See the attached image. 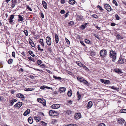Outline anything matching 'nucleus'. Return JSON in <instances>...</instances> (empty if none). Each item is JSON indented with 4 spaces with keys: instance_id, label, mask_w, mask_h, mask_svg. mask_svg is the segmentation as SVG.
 I'll return each mask as SVG.
<instances>
[{
    "instance_id": "1",
    "label": "nucleus",
    "mask_w": 126,
    "mask_h": 126,
    "mask_svg": "<svg viewBox=\"0 0 126 126\" xmlns=\"http://www.w3.org/2000/svg\"><path fill=\"white\" fill-rule=\"evenodd\" d=\"M110 57L112 58V61L114 62L116 59V54L113 51L111 50L110 52Z\"/></svg>"
},
{
    "instance_id": "2",
    "label": "nucleus",
    "mask_w": 126,
    "mask_h": 126,
    "mask_svg": "<svg viewBox=\"0 0 126 126\" xmlns=\"http://www.w3.org/2000/svg\"><path fill=\"white\" fill-rule=\"evenodd\" d=\"M99 54L101 57L104 58L107 55V51L106 50L102 49L100 51Z\"/></svg>"
},
{
    "instance_id": "3",
    "label": "nucleus",
    "mask_w": 126,
    "mask_h": 126,
    "mask_svg": "<svg viewBox=\"0 0 126 126\" xmlns=\"http://www.w3.org/2000/svg\"><path fill=\"white\" fill-rule=\"evenodd\" d=\"M46 40L47 44L48 46H50L51 45V39L50 37H47L46 38Z\"/></svg>"
},
{
    "instance_id": "4",
    "label": "nucleus",
    "mask_w": 126,
    "mask_h": 126,
    "mask_svg": "<svg viewBox=\"0 0 126 126\" xmlns=\"http://www.w3.org/2000/svg\"><path fill=\"white\" fill-rule=\"evenodd\" d=\"M104 8L108 11H110L111 10V9L110 5L108 4H105L104 5Z\"/></svg>"
},
{
    "instance_id": "5",
    "label": "nucleus",
    "mask_w": 126,
    "mask_h": 126,
    "mask_svg": "<svg viewBox=\"0 0 126 126\" xmlns=\"http://www.w3.org/2000/svg\"><path fill=\"white\" fill-rule=\"evenodd\" d=\"M60 105L59 104H55L52 105L51 108L53 109H57L60 107Z\"/></svg>"
},
{
    "instance_id": "6",
    "label": "nucleus",
    "mask_w": 126,
    "mask_h": 126,
    "mask_svg": "<svg viewBox=\"0 0 126 126\" xmlns=\"http://www.w3.org/2000/svg\"><path fill=\"white\" fill-rule=\"evenodd\" d=\"M100 81L105 84H108L110 83V80H104L103 79H101L100 80Z\"/></svg>"
},
{
    "instance_id": "7",
    "label": "nucleus",
    "mask_w": 126,
    "mask_h": 126,
    "mask_svg": "<svg viewBox=\"0 0 126 126\" xmlns=\"http://www.w3.org/2000/svg\"><path fill=\"white\" fill-rule=\"evenodd\" d=\"M22 105V102H19L16 103L14 106L15 108L18 107V108H20Z\"/></svg>"
},
{
    "instance_id": "8",
    "label": "nucleus",
    "mask_w": 126,
    "mask_h": 126,
    "mask_svg": "<svg viewBox=\"0 0 126 126\" xmlns=\"http://www.w3.org/2000/svg\"><path fill=\"white\" fill-rule=\"evenodd\" d=\"M74 116L75 118L78 120L81 117V115L80 113H77L75 114Z\"/></svg>"
},
{
    "instance_id": "9",
    "label": "nucleus",
    "mask_w": 126,
    "mask_h": 126,
    "mask_svg": "<svg viewBox=\"0 0 126 126\" xmlns=\"http://www.w3.org/2000/svg\"><path fill=\"white\" fill-rule=\"evenodd\" d=\"M17 101V100L15 99L14 98L12 99V100H11L10 102V105L11 106H12L14 104L15 102H16Z\"/></svg>"
},
{
    "instance_id": "10",
    "label": "nucleus",
    "mask_w": 126,
    "mask_h": 126,
    "mask_svg": "<svg viewBox=\"0 0 126 126\" xmlns=\"http://www.w3.org/2000/svg\"><path fill=\"white\" fill-rule=\"evenodd\" d=\"M56 113L53 112V111L52 110H49V115L51 116H56Z\"/></svg>"
},
{
    "instance_id": "11",
    "label": "nucleus",
    "mask_w": 126,
    "mask_h": 126,
    "mask_svg": "<svg viewBox=\"0 0 126 126\" xmlns=\"http://www.w3.org/2000/svg\"><path fill=\"white\" fill-rule=\"evenodd\" d=\"M93 105V103L92 101H89L88 102V103L87 106V108L88 109H89Z\"/></svg>"
},
{
    "instance_id": "12",
    "label": "nucleus",
    "mask_w": 126,
    "mask_h": 126,
    "mask_svg": "<svg viewBox=\"0 0 126 126\" xmlns=\"http://www.w3.org/2000/svg\"><path fill=\"white\" fill-rule=\"evenodd\" d=\"M117 121L120 124L122 125L124 123L125 121L123 119H119Z\"/></svg>"
},
{
    "instance_id": "13",
    "label": "nucleus",
    "mask_w": 126,
    "mask_h": 126,
    "mask_svg": "<svg viewBox=\"0 0 126 126\" xmlns=\"http://www.w3.org/2000/svg\"><path fill=\"white\" fill-rule=\"evenodd\" d=\"M88 24L87 23H85L83 24L82 25H81L80 28L81 29L83 30L86 28L87 27V25Z\"/></svg>"
},
{
    "instance_id": "14",
    "label": "nucleus",
    "mask_w": 126,
    "mask_h": 126,
    "mask_svg": "<svg viewBox=\"0 0 126 126\" xmlns=\"http://www.w3.org/2000/svg\"><path fill=\"white\" fill-rule=\"evenodd\" d=\"M16 96L17 97L22 98H25L24 96L22 94L20 93L17 94L16 95Z\"/></svg>"
},
{
    "instance_id": "15",
    "label": "nucleus",
    "mask_w": 126,
    "mask_h": 126,
    "mask_svg": "<svg viewBox=\"0 0 126 126\" xmlns=\"http://www.w3.org/2000/svg\"><path fill=\"white\" fill-rule=\"evenodd\" d=\"M114 70L115 72L116 73H118L119 74H121L122 73L121 70L118 68L115 69H114Z\"/></svg>"
},
{
    "instance_id": "16",
    "label": "nucleus",
    "mask_w": 126,
    "mask_h": 126,
    "mask_svg": "<svg viewBox=\"0 0 126 126\" xmlns=\"http://www.w3.org/2000/svg\"><path fill=\"white\" fill-rule=\"evenodd\" d=\"M30 110L29 109H28L26 110L24 113L23 115L25 116H27L28 114L30 113Z\"/></svg>"
},
{
    "instance_id": "17",
    "label": "nucleus",
    "mask_w": 126,
    "mask_h": 126,
    "mask_svg": "<svg viewBox=\"0 0 126 126\" xmlns=\"http://www.w3.org/2000/svg\"><path fill=\"white\" fill-rule=\"evenodd\" d=\"M42 3L44 7L46 9H47V4L46 2L44 0H43L42 1Z\"/></svg>"
},
{
    "instance_id": "18",
    "label": "nucleus",
    "mask_w": 126,
    "mask_h": 126,
    "mask_svg": "<svg viewBox=\"0 0 126 126\" xmlns=\"http://www.w3.org/2000/svg\"><path fill=\"white\" fill-rule=\"evenodd\" d=\"M66 88L64 87H61L59 88V91L60 93L65 92L66 90Z\"/></svg>"
},
{
    "instance_id": "19",
    "label": "nucleus",
    "mask_w": 126,
    "mask_h": 126,
    "mask_svg": "<svg viewBox=\"0 0 126 126\" xmlns=\"http://www.w3.org/2000/svg\"><path fill=\"white\" fill-rule=\"evenodd\" d=\"M55 42L56 44L58 43L59 42V37L57 34L55 33Z\"/></svg>"
},
{
    "instance_id": "20",
    "label": "nucleus",
    "mask_w": 126,
    "mask_h": 126,
    "mask_svg": "<svg viewBox=\"0 0 126 126\" xmlns=\"http://www.w3.org/2000/svg\"><path fill=\"white\" fill-rule=\"evenodd\" d=\"M29 44L31 45V46L33 47L35 46L34 44V43L32 42L31 39H29Z\"/></svg>"
},
{
    "instance_id": "21",
    "label": "nucleus",
    "mask_w": 126,
    "mask_h": 126,
    "mask_svg": "<svg viewBox=\"0 0 126 126\" xmlns=\"http://www.w3.org/2000/svg\"><path fill=\"white\" fill-rule=\"evenodd\" d=\"M18 18H19V19H18V21H22L23 20H24V19L23 17L21 16V15H18Z\"/></svg>"
},
{
    "instance_id": "22",
    "label": "nucleus",
    "mask_w": 126,
    "mask_h": 126,
    "mask_svg": "<svg viewBox=\"0 0 126 126\" xmlns=\"http://www.w3.org/2000/svg\"><path fill=\"white\" fill-rule=\"evenodd\" d=\"M77 19L79 20H81L83 19V16L77 15Z\"/></svg>"
},
{
    "instance_id": "23",
    "label": "nucleus",
    "mask_w": 126,
    "mask_h": 126,
    "mask_svg": "<svg viewBox=\"0 0 126 126\" xmlns=\"http://www.w3.org/2000/svg\"><path fill=\"white\" fill-rule=\"evenodd\" d=\"M37 101L41 103H43V102L44 101L45 102V100H43L41 98H38L37 99Z\"/></svg>"
},
{
    "instance_id": "24",
    "label": "nucleus",
    "mask_w": 126,
    "mask_h": 126,
    "mask_svg": "<svg viewBox=\"0 0 126 126\" xmlns=\"http://www.w3.org/2000/svg\"><path fill=\"white\" fill-rule=\"evenodd\" d=\"M76 1L74 0H69L68 3L71 4H74L75 3Z\"/></svg>"
},
{
    "instance_id": "25",
    "label": "nucleus",
    "mask_w": 126,
    "mask_h": 126,
    "mask_svg": "<svg viewBox=\"0 0 126 126\" xmlns=\"http://www.w3.org/2000/svg\"><path fill=\"white\" fill-rule=\"evenodd\" d=\"M39 43L43 47H44V44L43 42V40L42 39H41L39 41Z\"/></svg>"
},
{
    "instance_id": "26",
    "label": "nucleus",
    "mask_w": 126,
    "mask_h": 126,
    "mask_svg": "<svg viewBox=\"0 0 126 126\" xmlns=\"http://www.w3.org/2000/svg\"><path fill=\"white\" fill-rule=\"evenodd\" d=\"M28 121L30 124H32L33 122V120L32 118L31 117H29L28 119Z\"/></svg>"
},
{
    "instance_id": "27",
    "label": "nucleus",
    "mask_w": 126,
    "mask_h": 126,
    "mask_svg": "<svg viewBox=\"0 0 126 126\" xmlns=\"http://www.w3.org/2000/svg\"><path fill=\"white\" fill-rule=\"evenodd\" d=\"M77 79L80 82H82L84 79L83 78H80L79 77H77Z\"/></svg>"
},
{
    "instance_id": "28",
    "label": "nucleus",
    "mask_w": 126,
    "mask_h": 126,
    "mask_svg": "<svg viewBox=\"0 0 126 126\" xmlns=\"http://www.w3.org/2000/svg\"><path fill=\"white\" fill-rule=\"evenodd\" d=\"M33 90V89L32 88H26L24 90L25 91H30Z\"/></svg>"
},
{
    "instance_id": "29",
    "label": "nucleus",
    "mask_w": 126,
    "mask_h": 126,
    "mask_svg": "<svg viewBox=\"0 0 126 126\" xmlns=\"http://www.w3.org/2000/svg\"><path fill=\"white\" fill-rule=\"evenodd\" d=\"M118 62L119 63H121V64L123 63H124V62L122 58H121V57L120 58Z\"/></svg>"
},
{
    "instance_id": "30",
    "label": "nucleus",
    "mask_w": 126,
    "mask_h": 126,
    "mask_svg": "<svg viewBox=\"0 0 126 126\" xmlns=\"http://www.w3.org/2000/svg\"><path fill=\"white\" fill-rule=\"evenodd\" d=\"M116 38L117 39L119 40L120 39H122L123 38V37L121 36L119 34H118L116 36Z\"/></svg>"
},
{
    "instance_id": "31",
    "label": "nucleus",
    "mask_w": 126,
    "mask_h": 126,
    "mask_svg": "<svg viewBox=\"0 0 126 126\" xmlns=\"http://www.w3.org/2000/svg\"><path fill=\"white\" fill-rule=\"evenodd\" d=\"M76 63L80 67H82L83 66V64L80 62H78Z\"/></svg>"
},
{
    "instance_id": "32",
    "label": "nucleus",
    "mask_w": 126,
    "mask_h": 126,
    "mask_svg": "<svg viewBox=\"0 0 126 126\" xmlns=\"http://www.w3.org/2000/svg\"><path fill=\"white\" fill-rule=\"evenodd\" d=\"M53 77L56 79H58L60 80L62 79V78L60 77H57L55 76H53Z\"/></svg>"
},
{
    "instance_id": "33",
    "label": "nucleus",
    "mask_w": 126,
    "mask_h": 126,
    "mask_svg": "<svg viewBox=\"0 0 126 126\" xmlns=\"http://www.w3.org/2000/svg\"><path fill=\"white\" fill-rule=\"evenodd\" d=\"M28 52L29 54L31 55L32 56L34 57L35 56L34 54H33V52L31 51H29Z\"/></svg>"
},
{
    "instance_id": "34",
    "label": "nucleus",
    "mask_w": 126,
    "mask_h": 126,
    "mask_svg": "<svg viewBox=\"0 0 126 126\" xmlns=\"http://www.w3.org/2000/svg\"><path fill=\"white\" fill-rule=\"evenodd\" d=\"M13 62V59H10L8 60V63L9 64H11Z\"/></svg>"
},
{
    "instance_id": "35",
    "label": "nucleus",
    "mask_w": 126,
    "mask_h": 126,
    "mask_svg": "<svg viewBox=\"0 0 126 126\" xmlns=\"http://www.w3.org/2000/svg\"><path fill=\"white\" fill-rule=\"evenodd\" d=\"M120 112L124 113H126V109H122L120 111Z\"/></svg>"
},
{
    "instance_id": "36",
    "label": "nucleus",
    "mask_w": 126,
    "mask_h": 126,
    "mask_svg": "<svg viewBox=\"0 0 126 126\" xmlns=\"http://www.w3.org/2000/svg\"><path fill=\"white\" fill-rule=\"evenodd\" d=\"M70 91H69L67 93V95L69 97H70L71 96L72 94L71 90H70Z\"/></svg>"
},
{
    "instance_id": "37",
    "label": "nucleus",
    "mask_w": 126,
    "mask_h": 126,
    "mask_svg": "<svg viewBox=\"0 0 126 126\" xmlns=\"http://www.w3.org/2000/svg\"><path fill=\"white\" fill-rule=\"evenodd\" d=\"M34 119L37 122H38L40 121V120L39 119V118L37 116H35Z\"/></svg>"
},
{
    "instance_id": "38",
    "label": "nucleus",
    "mask_w": 126,
    "mask_h": 126,
    "mask_svg": "<svg viewBox=\"0 0 126 126\" xmlns=\"http://www.w3.org/2000/svg\"><path fill=\"white\" fill-rule=\"evenodd\" d=\"M28 58L29 59V60L31 61H32L33 62H35V61L34 60V59L33 58L31 57H28Z\"/></svg>"
},
{
    "instance_id": "39",
    "label": "nucleus",
    "mask_w": 126,
    "mask_h": 126,
    "mask_svg": "<svg viewBox=\"0 0 126 126\" xmlns=\"http://www.w3.org/2000/svg\"><path fill=\"white\" fill-rule=\"evenodd\" d=\"M115 17L116 19L117 20H119L121 19L120 17H119L117 14H116L115 15Z\"/></svg>"
},
{
    "instance_id": "40",
    "label": "nucleus",
    "mask_w": 126,
    "mask_h": 126,
    "mask_svg": "<svg viewBox=\"0 0 126 126\" xmlns=\"http://www.w3.org/2000/svg\"><path fill=\"white\" fill-rule=\"evenodd\" d=\"M38 49V50L40 51H42L43 50V49H41L39 45H38L37 47Z\"/></svg>"
},
{
    "instance_id": "41",
    "label": "nucleus",
    "mask_w": 126,
    "mask_h": 126,
    "mask_svg": "<svg viewBox=\"0 0 126 126\" xmlns=\"http://www.w3.org/2000/svg\"><path fill=\"white\" fill-rule=\"evenodd\" d=\"M85 43L89 44H91V42L89 40L87 39H85Z\"/></svg>"
},
{
    "instance_id": "42",
    "label": "nucleus",
    "mask_w": 126,
    "mask_h": 126,
    "mask_svg": "<svg viewBox=\"0 0 126 126\" xmlns=\"http://www.w3.org/2000/svg\"><path fill=\"white\" fill-rule=\"evenodd\" d=\"M82 82L85 85H88V82L84 79Z\"/></svg>"
},
{
    "instance_id": "43",
    "label": "nucleus",
    "mask_w": 126,
    "mask_h": 126,
    "mask_svg": "<svg viewBox=\"0 0 126 126\" xmlns=\"http://www.w3.org/2000/svg\"><path fill=\"white\" fill-rule=\"evenodd\" d=\"M112 3L114 4L116 6H118V4L116 1L115 0H113L112 1Z\"/></svg>"
},
{
    "instance_id": "44",
    "label": "nucleus",
    "mask_w": 126,
    "mask_h": 126,
    "mask_svg": "<svg viewBox=\"0 0 126 126\" xmlns=\"http://www.w3.org/2000/svg\"><path fill=\"white\" fill-rule=\"evenodd\" d=\"M85 70H88V68L84 65L83 64V66L82 67Z\"/></svg>"
},
{
    "instance_id": "45",
    "label": "nucleus",
    "mask_w": 126,
    "mask_h": 126,
    "mask_svg": "<svg viewBox=\"0 0 126 126\" xmlns=\"http://www.w3.org/2000/svg\"><path fill=\"white\" fill-rule=\"evenodd\" d=\"M37 64L39 65L41 64L42 63V61L40 60H38L37 61Z\"/></svg>"
},
{
    "instance_id": "46",
    "label": "nucleus",
    "mask_w": 126,
    "mask_h": 126,
    "mask_svg": "<svg viewBox=\"0 0 126 126\" xmlns=\"http://www.w3.org/2000/svg\"><path fill=\"white\" fill-rule=\"evenodd\" d=\"M92 16L95 18H97L98 16L97 15L95 14H94L92 15Z\"/></svg>"
},
{
    "instance_id": "47",
    "label": "nucleus",
    "mask_w": 126,
    "mask_h": 126,
    "mask_svg": "<svg viewBox=\"0 0 126 126\" xmlns=\"http://www.w3.org/2000/svg\"><path fill=\"white\" fill-rule=\"evenodd\" d=\"M46 86L45 85L42 86L40 87V89H44L45 88H46Z\"/></svg>"
},
{
    "instance_id": "48",
    "label": "nucleus",
    "mask_w": 126,
    "mask_h": 126,
    "mask_svg": "<svg viewBox=\"0 0 126 126\" xmlns=\"http://www.w3.org/2000/svg\"><path fill=\"white\" fill-rule=\"evenodd\" d=\"M65 41L67 44H70V42L69 40L67 38H65Z\"/></svg>"
},
{
    "instance_id": "49",
    "label": "nucleus",
    "mask_w": 126,
    "mask_h": 126,
    "mask_svg": "<svg viewBox=\"0 0 126 126\" xmlns=\"http://www.w3.org/2000/svg\"><path fill=\"white\" fill-rule=\"evenodd\" d=\"M27 8L28 9L29 11H32V9L29 6H27Z\"/></svg>"
},
{
    "instance_id": "50",
    "label": "nucleus",
    "mask_w": 126,
    "mask_h": 126,
    "mask_svg": "<svg viewBox=\"0 0 126 126\" xmlns=\"http://www.w3.org/2000/svg\"><path fill=\"white\" fill-rule=\"evenodd\" d=\"M69 11H68L67 12L66 14L64 16L65 17H67L68 15H69Z\"/></svg>"
},
{
    "instance_id": "51",
    "label": "nucleus",
    "mask_w": 126,
    "mask_h": 126,
    "mask_svg": "<svg viewBox=\"0 0 126 126\" xmlns=\"http://www.w3.org/2000/svg\"><path fill=\"white\" fill-rule=\"evenodd\" d=\"M25 35L27 36L28 35V31L27 30H25L24 31Z\"/></svg>"
},
{
    "instance_id": "52",
    "label": "nucleus",
    "mask_w": 126,
    "mask_h": 126,
    "mask_svg": "<svg viewBox=\"0 0 126 126\" xmlns=\"http://www.w3.org/2000/svg\"><path fill=\"white\" fill-rule=\"evenodd\" d=\"M41 122L43 124V125L44 126H46L47 125V123H46L43 121H41Z\"/></svg>"
},
{
    "instance_id": "53",
    "label": "nucleus",
    "mask_w": 126,
    "mask_h": 126,
    "mask_svg": "<svg viewBox=\"0 0 126 126\" xmlns=\"http://www.w3.org/2000/svg\"><path fill=\"white\" fill-rule=\"evenodd\" d=\"M14 18V15H12L10 17L9 19H13Z\"/></svg>"
},
{
    "instance_id": "54",
    "label": "nucleus",
    "mask_w": 126,
    "mask_h": 126,
    "mask_svg": "<svg viewBox=\"0 0 126 126\" xmlns=\"http://www.w3.org/2000/svg\"><path fill=\"white\" fill-rule=\"evenodd\" d=\"M97 7L100 10H103V9L99 5H98L97 6Z\"/></svg>"
},
{
    "instance_id": "55",
    "label": "nucleus",
    "mask_w": 126,
    "mask_h": 126,
    "mask_svg": "<svg viewBox=\"0 0 126 126\" xmlns=\"http://www.w3.org/2000/svg\"><path fill=\"white\" fill-rule=\"evenodd\" d=\"M98 126H106L105 125L104 123H101L99 124Z\"/></svg>"
},
{
    "instance_id": "56",
    "label": "nucleus",
    "mask_w": 126,
    "mask_h": 126,
    "mask_svg": "<svg viewBox=\"0 0 126 126\" xmlns=\"http://www.w3.org/2000/svg\"><path fill=\"white\" fill-rule=\"evenodd\" d=\"M15 52L13 51L12 53V55L13 57L15 58Z\"/></svg>"
},
{
    "instance_id": "57",
    "label": "nucleus",
    "mask_w": 126,
    "mask_h": 126,
    "mask_svg": "<svg viewBox=\"0 0 126 126\" xmlns=\"http://www.w3.org/2000/svg\"><path fill=\"white\" fill-rule=\"evenodd\" d=\"M74 22L73 21H70L69 23H68L69 24L71 25H73L74 24Z\"/></svg>"
},
{
    "instance_id": "58",
    "label": "nucleus",
    "mask_w": 126,
    "mask_h": 126,
    "mask_svg": "<svg viewBox=\"0 0 126 126\" xmlns=\"http://www.w3.org/2000/svg\"><path fill=\"white\" fill-rule=\"evenodd\" d=\"M109 87L110 88H111L112 89H113L114 90H116L117 89L114 86H112V87L109 86Z\"/></svg>"
},
{
    "instance_id": "59",
    "label": "nucleus",
    "mask_w": 126,
    "mask_h": 126,
    "mask_svg": "<svg viewBox=\"0 0 126 126\" xmlns=\"http://www.w3.org/2000/svg\"><path fill=\"white\" fill-rule=\"evenodd\" d=\"M65 13V11L63 10H62L60 11V13L62 14H64Z\"/></svg>"
},
{
    "instance_id": "60",
    "label": "nucleus",
    "mask_w": 126,
    "mask_h": 126,
    "mask_svg": "<svg viewBox=\"0 0 126 126\" xmlns=\"http://www.w3.org/2000/svg\"><path fill=\"white\" fill-rule=\"evenodd\" d=\"M9 22L11 24H12V23L13 22V19H9Z\"/></svg>"
},
{
    "instance_id": "61",
    "label": "nucleus",
    "mask_w": 126,
    "mask_h": 126,
    "mask_svg": "<svg viewBox=\"0 0 126 126\" xmlns=\"http://www.w3.org/2000/svg\"><path fill=\"white\" fill-rule=\"evenodd\" d=\"M65 0H61V4H63L65 3Z\"/></svg>"
},
{
    "instance_id": "62",
    "label": "nucleus",
    "mask_w": 126,
    "mask_h": 126,
    "mask_svg": "<svg viewBox=\"0 0 126 126\" xmlns=\"http://www.w3.org/2000/svg\"><path fill=\"white\" fill-rule=\"evenodd\" d=\"M78 98H79V99H78V100H79L81 97V94H79L78 95Z\"/></svg>"
},
{
    "instance_id": "63",
    "label": "nucleus",
    "mask_w": 126,
    "mask_h": 126,
    "mask_svg": "<svg viewBox=\"0 0 126 126\" xmlns=\"http://www.w3.org/2000/svg\"><path fill=\"white\" fill-rule=\"evenodd\" d=\"M115 25V24L114 23H112L111 24V25L112 26H114Z\"/></svg>"
},
{
    "instance_id": "64",
    "label": "nucleus",
    "mask_w": 126,
    "mask_h": 126,
    "mask_svg": "<svg viewBox=\"0 0 126 126\" xmlns=\"http://www.w3.org/2000/svg\"><path fill=\"white\" fill-rule=\"evenodd\" d=\"M41 16L42 18H44V15L43 13H41Z\"/></svg>"
}]
</instances>
